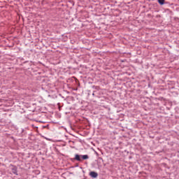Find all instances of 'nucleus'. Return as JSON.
Returning <instances> with one entry per match:
<instances>
[{
  "mask_svg": "<svg viewBox=\"0 0 179 179\" xmlns=\"http://www.w3.org/2000/svg\"><path fill=\"white\" fill-rule=\"evenodd\" d=\"M81 157L83 160H87V159H89L88 155H81Z\"/></svg>",
  "mask_w": 179,
  "mask_h": 179,
  "instance_id": "3",
  "label": "nucleus"
},
{
  "mask_svg": "<svg viewBox=\"0 0 179 179\" xmlns=\"http://www.w3.org/2000/svg\"><path fill=\"white\" fill-rule=\"evenodd\" d=\"M82 157V155H76L75 156V160H77V162H82V159L80 158Z\"/></svg>",
  "mask_w": 179,
  "mask_h": 179,
  "instance_id": "2",
  "label": "nucleus"
},
{
  "mask_svg": "<svg viewBox=\"0 0 179 179\" xmlns=\"http://www.w3.org/2000/svg\"><path fill=\"white\" fill-rule=\"evenodd\" d=\"M90 176L92 178H97V177L99 176V174L97 173L94 172V171H91L90 173Z\"/></svg>",
  "mask_w": 179,
  "mask_h": 179,
  "instance_id": "1",
  "label": "nucleus"
},
{
  "mask_svg": "<svg viewBox=\"0 0 179 179\" xmlns=\"http://www.w3.org/2000/svg\"><path fill=\"white\" fill-rule=\"evenodd\" d=\"M158 2L160 5H164V0H158Z\"/></svg>",
  "mask_w": 179,
  "mask_h": 179,
  "instance_id": "4",
  "label": "nucleus"
}]
</instances>
